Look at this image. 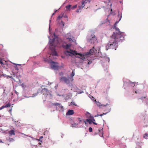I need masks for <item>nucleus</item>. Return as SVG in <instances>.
<instances>
[{"label": "nucleus", "instance_id": "nucleus-22", "mask_svg": "<svg viewBox=\"0 0 148 148\" xmlns=\"http://www.w3.org/2000/svg\"><path fill=\"white\" fill-rule=\"evenodd\" d=\"M98 131H99V132H101V134H99V135L101 137H103V132H102V131L101 130H100L99 129L98 130Z\"/></svg>", "mask_w": 148, "mask_h": 148}, {"label": "nucleus", "instance_id": "nucleus-27", "mask_svg": "<svg viewBox=\"0 0 148 148\" xmlns=\"http://www.w3.org/2000/svg\"><path fill=\"white\" fill-rule=\"evenodd\" d=\"M38 94V92H37V93H34L33 94L32 96L31 97H34L37 96Z\"/></svg>", "mask_w": 148, "mask_h": 148}, {"label": "nucleus", "instance_id": "nucleus-49", "mask_svg": "<svg viewBox=\"0 0 148 148\" xmlns=\"http://www.w3.org/2000/svg\"><path fill=\"white\" fill-rule=\"evenodd\" d=\"M38 141H40V142H42V141L41 140V139H38Z\"/></svg>", "mask_w": 148, "mask_h": 148}, {"label": "nucleus", "instance_id": "nucleus-36", "mask_svg": "<svg viewBox=\"0 0 148 148\" xmlns=\"http://www.w3.org/2000/svg\"><path fill=\"white\" fill-rule=\"evenodd\" d=\"M14 80L15 81H16V82H18V81H20V80L19 79H18L17 80H16L14 78H13Z\"/></svg>", "mask_w": 148, "mask_h": 148}, {"label": "nucleus", "instance_id": "nucleus-37", "mask_svg": "<svg viewBox=\"0 0 148 148\" xmlns=\"http://www.w3.org/2000/svg\"><path fill=\"white\" fill-rule=\"evenodd\" d=\"M4 108H5V107H4V106H1V107L0 108V110H1L2 109H3Z\"/></svg>", "mask_w": 148, "mask_h": 148}, {"label": "nucleus", "instance_id": "nucleus-20", "mask_svg": "<svg viewBox=\"0 0 148 148\" xmlns=\"http://www.w3.org/2000/svg\"><path fill=\"white\" fill-rule=\"evenodd\" d=\"M52 54L53 55L56 56L57 55V53L55 50H54L52 52Z\"/></svg>", "mask_w": 148, "mask_h": 148}, {"label": "nucleus", "instance_id": "nucleus-48", "mask_svg": "<svg viewBox=\"0 0 148 148\" xmlns=\"http://www.w3.org/2000/svg\"><path fill=\"white\" fill-rule=\"evenodd\" d=\"M56 11H57V10H56V11H55V12L54 13H53V14H52V16H53V15H54V14L55 13H56Z\"/></svg>", "mask_w": 148, "mask_h": 148}, {"label": "nucleus", "instance_id": "nucleus-24", "mask_svg": "<svg viewBox=\"0 0 148 148\" xmlns=\"http://www.w3.org/2000/svg\"><path fill=\"white\" fill-rule=\"evenodd\" d=\"M77 7V5H75L72 6H71V9L72 10H74Z\"/></svg>", "mask_w": 148, "mask_h": 148}, {"label": "nucleus", "instance_id": "nucleus-13", "mask_svg": "<svg viewBox=\"0 0 148 148\" xmlns=\"http://www.w3.org/2000/svg\"><path fill=\"white\" fill-rule=\"evenodd\" d=\"M9 134L10 136H12V135H15V133H14V130H10L9 132Z\"/></svg>", "mask_w": 148, "mask_h": 148}, {"label": "nucleus", "instance_id": "nucleus-54", "mask_svg": "<svg viewBox=\"0 0 148 148\" xmlns=\"http://www.w3.org/2000/svg\"><path fill=\"white\" fill-rule=\"evenodd\" d=\"M21 134H23V133H21Z\"/></svg>", "mask_w": 148, "mask_h": 148}, {"label": "nucleus", "instance_id": "nucleus-26", "mask_svg": "<svg viewBox=\"0 0 148 148\" xmlns=\"http://www.w3.org/2000/svg\"><path fill=\"white\" fill-rule=\"evenodd\" d=\"M8 140L10 142L13 141H14V139L13 138H9Z\"/></svg>", "mask_w": 148, "mask_h": 148}, {"label": "nucleus", "instance_id": "nucleus-6", "mask_svg": "<svg viewBox=\"0 0 148 148\" xmlns=\"http://www.w3.org/2000/svg\"><path fill=\"white\" fill-rule=\"evenodd\" d=\"M87 53L85 54H82L80 53H78L76 54V55H78L80 56V57H78V58H80V59L84 60L86 58V57L88 55V54H86Z\"/></svg>", "mask_w": 148, "mask_h": 148}, {"label": "nucleus", "instance_id": "nucleus-28", "mask_svg": "<svg viewBox=\"0 0 148 148\" xmlns=\"http://www.w3.org/2000/svg\"><path fill=\"white\" fill-rule=\"evenodd\" d=\"M63 17V15H59L57 19L58 20H60V19H61V18H62Z\"/></svg>", "mask_w": 148, "mask_h": 148}, {"label": "nucleus", "instance_id": "nucleus-18", "mask_svg": "<svg viewBox=\"0 0 148 148\" xmlns=\"http://www.w3.org/2000/svg\"><path fill=\"white\" fill-rule=\"evenodd\" d=\"M53 104L55 106H58L59 107H60L61 108H63V107L62 106H60V104L58 103H53Z\"/></svg>", "mask_w": 148, "mask_h": 148}, {"label": "nucleus", "instance_id": "nucleus-12", "mask_svg": "<svg viewBox=\"0 0 148 148\" xmlns=\"http://www.w3.org/2000/svg\"><path fill=\"white\" fill-rule=\"evenodd\" d=\"M70 51H66L65 52L67 53H70L71 54H72L73 55H74L75 54L76 55V54L78 53H77L75 51H73V50H71Z\"/></svg>", "mask_w": 148, "mask_h": 148}, {"label": "nucleus", "instance_id": "nucleus-35", "mask_svg": "<svg viewBox=\"0 0 148 148\" xmlns=\"http://www.w3.org/2000/svg\"><path fill=\"white\" fill-rule=\"evenodd\" d=\"M107 113H103V114H99V116H102L103 115H104L106 114Z\"/></svg>", "mask_w": 148, "mask_h": 148}, {"label": "nucleus", "instance_id": "nucleus-41", "mask_svg": "<svg viewBox=\"0 0 148 148\" xmlns=\"http://www.w3.org/2000/svg\"><path fill=\"white\" fill-rule=\"evenodd\" d=\"M53 35L56 38V34L55 33H54L53 34Z\"/></svg>", "mask_w": 148, "mask_h": 148}, {"label": "nucleus", "instance_id": "nucleus-16", "mask_svg": "<svg viewBox=\"0 0 148 148\" xmlns=\"http://www.w3.org/2000/svg\"><path fill=\"white\" fill-rule=\"evenodd\" d=\"M55 40L54 38L52 40H49V42L50 43V45L51 46H53L54 45V41Z\"/></svg>", "mask_w": 148, "mask_h": 148}, {"label": "nucleus", "instance_id": "nucleus-17", "mask_svg": "<svg viewBox=\"0 0 148 148\" xmlns=\"http://www.w3.org/2000/svg\"><path fill=\"white\" fill-rule=\"evenodd\" d=\"M87 113L89 114L90 115V116L88 117L89 118H90L92 120V122L93 123V122H94L95 121V119L92 116L89 114V113L88 112H87Z\"/></svg>", "mask_w": 148, "mask_h": 148}, {"label": "nucleus", "instance_id": "nucleus-23", "mask_svg": "<svg viewBox=\"0 0 148 148\" xmlns=\"http://www.w3.org/2000/svg\"><path fill=\"white\" fill-rule=\"evenodd\" d=\"M143 138L145 139H147L148 138V134L147 133H145L144 136Z\"/></svg>", "mask_w": 148, "mask_h": 148}, {"label": "nucleus", "instance_id": "nucleus-45", "mask_svg": "<svg viewBox=\"0 0 148 148\" xmlns=\"http://www.w3.org/2000/svg\"><path fill=\"white\" fill-rule=\"evenodd\" d=\"M12 110V108H11L10 109V110H9V112H11Z\"/></svg>", "mask_w": 148, "mask_h": 148}, {"label": "nucleus", "instance_id": "nucleus-52", "mask_svg": "<svg viewBox=\"0 0 148 148\" xmlns=\"http://www.w3.org/2000/svg\"><path fill=\"white\" fill-rule=\"evenodd\" d=\"M25 136H27V135H25Z\"/></svg>", "mask_w": 148, "mask_h": 148}, {"label": "nucleus", "instance_id": "nucleus-34", "mask_svg": "<svg viewBox=\"0 0 148 148\" xmlns=\"http://www.w3.org/2000/svg\"><path fill=\"white\" fill-rule=\"evenodd\" d=\"M147 97V96L145 97H142L140 98L139 99H141V100H143V99H145L146 98V97Z\"/></svg>", "mask_w": 148, "mask_h": 148}, {"label": "nucleus", "instance_id": "nucleus-4", "mask_svg": "<svg viewBox=\"0 0 148 148\" xmlns=\"http://www.w3.org/2000/svg\"><path fill=\"white\" fill-rule=\"evenodd\" d=\"M58 63L54 62H52L51 64V68L53 69L57 70L58 69Z\"/></svg>", "mask_w": 148, "mask_h": 148}, {"label": "nucleus", "instance_id": "nucleus-38", "mask_svg": "<svg viewBox=\"0 0 148 148\" xmlns=\"http://www.w3.org/2000/svg\"><path fill=\"white\" fill-rule=\"evenodd\" d=\"M118 23V22H116L114 24V27H116V24L117 23Z\"/></svg>", "mask_w": 148, "mask_h": 148}, {"label": "nucleus", "instance_id": "nucleus-39", "mask_svg": "<svg viewBox=\"0 0 148 148\" xmlns=\"http://www.w3.org/2000/svg\"><path fill=\"white\" fill-rule=\"evenodd\" d=\"M99 116V114H97V115L95 116H94L95 117H97V116Z\"/></svg>", "mask_w": 148, "mask_h": 148}, {"label": "nucleus", "instance_id": "nucleus-43", "mask_svg": "<svg viewBox=\"0 0 148 148\" xmlns=\"http://www.w3.org/2000/svg\"><path fill=\"white\" fill-rule=\"evenodd\" d=\"M43 138L42 136H41L40 138V139H41L42 138Z\"/></svg>", "mask_w": 148, "mask_h": 148}, {"label": "nucleus", "instance_id": "nucleus-21", "mask_svg": "<svg viewBox=\"0 0 148 148\" xmlns=\"http://www.w3.org/2000/svg\"><path fill=\"white\" fill-rule=\"evenodd\" d=\"M86 121L88 122L89 124H91L92 122V121L91 119H86Z\"/></svg>", "mask_w": 148, "mask_h": 148}, {"label": "nucleus", "instance_id": "nucleus-46", "mask_svg": "<svg viewBox=\"0 0 148 148\" xmlns=\"http://www.w3.org/2000/svg\"><path fill=\"white\" fill-rule=\"evenodd\" d=\"M108 105H109V104H107L106 105H103V106H107Z\"/></svg>", "mask_w": 148, "mask_h": 148}, {"label": "nucleus", "instance_id": "nucleus-55", "mask_svg": "<svg viewBox=\"0 0 148 148\" xmlns=\"http://www.w3.org/2000/svg\"><path fill=\"white\" fill-rule=\"evenodd\" d=\"M8 145H9V144H8Z\"/></svg>", "mask_w": 148, "mask_h": 148}, {"label": "nucleus", "instance_id": "nucleus-47", "mask_svg": "<svg viewBox=\"0 0 148 148\" xmlns=\"http://www.w3.org/2000/svg\"><path fill=\"white\" fill-rule=\"evenodd\" d=\"M0 143H3L2 142V141L1 140H0Z\"/></svg>", "mask_w": 148, "mask_h": 148}, {"label": "nucleus", "instance_id": "nucleus-8", "mask_svg": "<svg viewBox=\"0 0 148 148\" xmlns=\"http://www.w3.org/2000/svg\"><path fill=\"white\" fill-rule=\"evenodd\" d=\"M66 39H67L69 40V41L71 43L73 42V40L72 39V38H73V37L71 36L70 34L68 33L66 35Z\"/></svg>", "mask_w": 148, "mask_h": 148}, {"label": "nucleus", "instance_id": "nucleus-50", "mask_svg": "<svg viewBox=\"0 0 148 148\" xmlns=\"http://www.w3.org/2000/svg\"><path fill=\"white\" fill-rule=\"evenodd\" d=\"M15 92L16 94H17L18 93V92H17L16 90L15 91Z\"/></svg>", "mask_w": 148, "mask_h": 148}, {"label": "nucleus", "instance_id": "nucleus-51", "mask_svg": "<svg viewBox=\"0 0 148 148\" xmlns=\"http://www.w3.org/2000/svg\"><path fill=\"white\" fill-rule=\"evenodd\" d=\"M147 100L148 101V99H147Z\"/></svg>", "mask_w": 148, "mask_h": 148}, {"label": "nucleus", "instance_id": "nucleus-10", "mask_svg": "<svg viewBox=\"0 0 148 148\" xmlns=\"http://www.w3.org/2000/svg\"><path fill=\"white\" fill-rule=\"evenodd\" d=\"M74 111L73 110H69L66 114V115H71L74 114Z\"/></svg>", "mask_w": 148, "mask_h": 148}, {"label": "nucleus", "instance_id": "nucleus-29", "mask_svg": "<svg viewBox=\"0 0 148 148\" xmlns=\"http://www.w3.org/2000/svg\"><path fill=\"white\" fill-rule=\"evenodd\" d=\"M89 132H92V128L91 127H90L89 128Z\"/></svg>", "mask_w": 148, "mask_h": 148}, {"label": "nucleus", "instance_id": "nucleus-3", "mask_svg": "<svg viewBox=\"0 0 148 148\" xmlns=\"http://www.w3.org/2000/svg\"><path fill=\"white\" fill-rule=\"evenodd\" d=\"M71 45L70 43L67 44L64 41L62 42V46L64 49H69L71 47Z\"/></svg>", "mask_w": 148, "mask_h": 148}, {"label": "nucleus", "instance_id": "nucleus-42", "mask_svg": "<svg viewBox=\"0 0 148 148\" xmlns=\"http://www.w3.org/2000/svg\"><path fill=\"white\" fill-rule=\"evenodd\" d=\"M83 122H84V123H85V124H86V121H85L84 120H83Z\"/></svg>", "mask_w": 148, "mask_h": 148}, {"label": "nucleus", "instance_id": "nucleus-44", "mask_svg": "<svg viewBox=\"0 0 148 148\" xmlns=\"http://www.w3.org/2000/svg\"><path fill=\"white\" fill-rule=\"evenodd\" d=\"M93 123L95 124V125H97V123L95 122H93Z\"/></svg>", "mask_w": 148, "mask_h": 148}, {"label": "nucleus", "instance_id": "nucleus-53", "mask_svg": "<svg viewBox=\"0 0 148 148\" xmlns=\"http://www.w3.org/2000/svg\"><path fill=\"white\" fill-rule=\"evenodd\" d=\"M68 37H70V36H69V35L68 36Z\"/></svg>", "mask_w": 148, "mask_h": 148}, {"label": "nucleus", "instance_id": "nucleus-14", "mask_svg": "<svg viewBox=\"0 0 148 148\" xmlns=\"http://www.w3.org/2000/svg\"><path fill=\"white\" fill-rule=\"evenodd\" d=\"M74 75L75 73H74L73 71L71 75V77L70 79V80L71 82H73V77L74 76Z\"/></svg>", "mask_w": 148, "mask_h": 148}, {"label": "nucleus", "instance_id": "nucleus-31", "mask_svg": "<svg viewBox=\"0 0 148 148\" xmlns=\"http://www.w3.org/2000/svg\"><path fill=\"white\" fill-rule=\"evenodd\" d=\"M78 120L79 123H80L82 121V120H81V119L80 118H79L78 119Z\"/></svg>", "mask_w": 148, "mask_h": 148}, {"label": "nucleus", "instance_id": "nucleus-7", "mask_svg": "<svg viewBox=\"0 0 148 148\" xmlns=\"http://www.w3.org/2000/svg\"><path fill=\"white\" fill-rule=\"evenodd\" d=\"M96 51L97 50L93 47L92 49L90 50L86 54H88V55L90 54L92 55L93 53H96Z\"/></svg>", "mask_w": 148, "mask_h": 148}, {"label": "nucleus", "instance_id": "nucleus-40", "mask_svg": "<svg viewBox=\"0 0 148 148\" xmlns=\"http://www.w3.org/2000/svg\"><path fill=\"white\" fill-rule=\"evenodd\" d=\"M71 105L73 104V105H75V103L74 102H73V103L71 102Z\"/></svg>", "mask_w": 148, "mask_h": 148}, {"label": "nucleus", "instance_id": "nucleus-5", "mask_svg": "<svg viewBox=\"0 0 148 148\" xmlns=\"http://www.w3.org/2000/svg\"><path fill=\"white\" fill-rule=\"evenodd\" d=\"M91 38L89 39V42L91 43H94L97 42V39L96 37L94 35H92L91 36Z\"/></svg>", "mask_w": 148, "mask_h": 148}, {"label": "nucleus", "instance_id": "nucleus-32", "mask_svg": "<svg viewBox=\"0 0 148 148\" xmlns=\"http://www.w3.org/2000/svg\"><path fill=\"white\" fill-rule=\"evenodd\" d=\"M140 91L139 90H137L135 91V93H136V94L138 93H140Z\"/></svg>", "mask_w": 148, "mask_h": 148}, {"label": "nucleus", "instance_id": "nucleus-19", "mask_svg": "<svg viewBox=\"0 0 148 148\" xmlns=\"http://www.w3.org/2000/svg\"><path fill=\"white\" fill-rule=\"evenodd\" d=\"M84 5L83 4H82V5L80 6L79 5L78 6V9L80 10V11H81V10L84 8Z\"/></svg>", "mask_w": 148, "mask_h": 148}, {"label": "nucleus", "instance_id": "nucleus-11", "mask_svg": "<svg viewBox=\"0 0 148 148\" xmlns=\"http://www.w3.org/2000/svg\"><path fill=\"white\" fill-rule=\"evenodd\" d=\"M90 0H82V4H83L85 6L87 3H90Z\"/></svg>", "mask_w": 148, "mask_h": 148}, {"label": "nucleus", "instance_id": "nucleus-9", "mask_svg": "<svg viewBox=\"0 0 148 148\" xmlns=\"http://www.w3.org/2000/svg\"><path fill=\"white\" fill-rule=\"evenodd\" d=\"M71 126L73 127H75L78 124L77 123H75L71 119Z\"/></svg>", "mask_w": 148, "mask_h": 148}, {"label": "nucleus", "instance_id": "nucleus-30", "mask_svg": "<svg viewBox=\"0 0 148 148\" xmlns=\"http://www.w3.org/2000/svg\"><path fill=\"white\" fill-rule=\"evenodd\" d=\"M97 104L98 106H102V105H101V104L99 102H97Z\"/></svg>", "mask_w": 148, "mask_h": 148}, {"label": "nucleus", "instance_id": "nucleus-25", "mask_svg": "<svg viewBox=\"0 0 148 148\" xmlns=\"http://www.w3.org/2000/svg\"><path fill=\"white\" fill-rule=\"evenodd\" d=\"M4 106L5 108H7L10 107L11 104L9 103L6 105H4Z\"/></svg>", "mask_w": 148, "mask_h": 148}, {"label": "nucleus", "instance_id": "nucleus-2", "mask_svg": "<svg viewBox=\"0 0 148 148\" xmlns=\"http://www.w3.org/2000/svg\"><path fill=\"white\" fill-rule=\"evenodd\" d=\"M60 82H64L67 84H69L70 83L69 78L65 77H60Z\"/></svg>", "mask_w": 148, "mask_h": 148}, {"label": "nucleus", "instance_id": "nucleus-15", "mask_svg": "<svg viewBox=\"0 0 148 148\" xmlns=\"http://www.w3.org/2000/svg\"><path fill=\"white\" fill-rule=\"evenodd\" d=\"M71 5H69L66 6V11H69L71 9Z\"/></svg>", "mask_w": 148, "mask_h": 148}, {"label": "nucleus", "instance_id": "nucleus-1", "mask_svg": "<svg viewBox=\"0 0 148 148\" xmlns=\"http://www.w3.org/2000/svg\"><path fill=\"white\" fill-rule=\"evenodd\" d=\"M118 33L114 32L109 40V43L106 46V50L109 49H115V50L118 47V42L124 39V33L119 31V29L117 27H115Z\"/></svg>", "mask_w": 148, "mask_h": 148}, {"label": "nucleus", "instance_id": "nucleus-33", "mask_svg": "<svg viewBox=\"0 0 148 148\" xmlns=\"http://www.w3.org/2000/svg\"><path fill=\"white\" fill-rule=\"evenodd\" d=\"M76 12L77 13H79V12H81V11H80L78 9L76 10Z\"/></svg>", "mask_w": 148, "mask_h": 148}]
</instances>
